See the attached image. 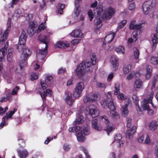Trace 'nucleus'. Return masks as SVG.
<instances>
[{"instance_id":"nucleus-18","label":"nucleus","mask_w":158,"mask_h":158,"mask_svg":"<svg viewBox=\"0 0 158 158\" xmlns=\"http://www.w3.org/2000/svg\"><path fill=\"white\" fill-rule=\"evenodd\" d=\"M149 129L152 131H154L158 128V122L152 121L148 124Z\"/></svg>"},{"instance_id":"nucleus-37","label":"nucleus","mask_w":158,"mask_h":158,"mask_svg":"<svg viewBox=\"0 0 158 158\" xmlns=\"http://www.w3.org/2000/svg\"><path fill=\"white\" fill-rule=\"evenodd\" d=\"M120 84L118 83H117L115 84V90L114 91V94L116 95H118L120 93L119 92Z\"/></svg>"},{"instance_id":"nucleus-63","label":"nucleus","mask_w":158,"mask_h":158,"mask_svg":"<svg viewBox=\"0 0 158 158\" xmlns=\"http://www.w3.org/2000/svg\"><path fill=\"white\" fill-rule=\"evenodd\" d=\"M113 77L114 73H111L109 75L107 78V80L108 81H110L113 79Z\"/></svg>"},{"instance_id":"nucleus-49","label":"nucleus","mask_w":158,"mask_h":158,"mask_svg":"<svg viewBox=\"0 0 158 158\" xmlns=\"http://www.w3.org/2000/svg\"><path fill=\"white\" fill-rule=\"evenodd\" d=\"M65 102L69 106H71L73 103L74 102L73 99H65Z\"/></svg>"},{"instance_id":"nucleus-59","label":"nucleus","mask_w":158,"mask_h":158,"mask_svg":"<svg viewBox=\"0 0 158 158\" xmlns=\"http://www.w3.org/2000/svg\"><path fill=\"white\" fill-rule=\"evenodd\" d=\"M74 128H75V132H78L77 133H78L79 132L81 133V132H82V131L81 130V127L80 126H76L74 127Z\"/></svg>"},{"instance_id":"nucleus-13","label":"nucleus","mask_w":158,"mask_h":158,"mask_svg":"<svg viewBox=\"0 0 158 158\" xmlns=\"http://www.w3.org/2000/svg\"><path fill=\"white\" fill-rule=\"evenodd\" d=\"M86 110H89V113L93 117L95 118L99 115V111L98 109L96 108H91L90 107H87Z\"/></svg>"},{"instance_id":"nucleus-7","label":"nucleus","mask_w":158,"mask_h":158,"mask_svg":"<svg viewBox=\"0 0 158 158\" xmlns=\"http://www.w3.org/2000/svg\"><path fill=\"white\" fill-rule=\"evenodd\" d=\"M84 88V85L82 82H80L76 85L73 93L74 98H78L81 95L82 91Z\"/></svg>"},{"instance_id":"nucleus-17","label":"nucleus","mask_w":158,"mask_h":158,"mask_svg":"<svg viewBox=\"0 0 158 158\" xmlns=\"http://www.w3.org/2000/svg\"><path fill=\"white\" fill-rule=\"evenodd\" d=\"M103 8L102 5L101 4L97 6L96 8H95V10H94V11L95 13H97V16H102V13L103 12Z\"/></svg>"},{"instance_id":"nucleus-10","label":"nucleus","mask_w":158,"mask_h":158,"mask_svg":"<svg viewBox=\"0 0 158 158\" xmlns=\"http://www.w3.org/2000/svg\"><path fill=\"white\" fill-rule=\"evenodd\" d=\"M110 60L112 66V70L114 71H116L119 65L118 58L114 56L111 57Z\"/></svg>"},{"instance_id":"nucleus-21","label":"nucleus","mask_w":158,"mask_h":158,"mask_svg":"<svg viewBox=\"0 0 158 158\" xmlns=\"http://www.w3.org/2000/svg\"><path fill=\"white\" fill-rule=\"evenodd\" d=\"M121 114L124 117L127 116L129 113V111L127 108V104H125L121 109Z\"/></svg>"},{"instance_id":"nucleus-64","label":"nucleus","mask_w":158,"mask_h":158,"mask_svg":"<svg viewBox=\"0 0 158 158\" xmlns=\"http://www.w3.org/2000/svg\"><path fill=\"white\" fill-rule=\"evenodd\" d=\"M118 99H127L126 97V96H125L124 95L121 93L118 96Z\"/></svg>"},{"instance_id":"nucleus-32","label":"nucleus","mask_w":158,"mask_h":158,"mask_svg":"<svg viewBox=\"0 0 158 158\" xmlns=\"http://www.w3.org/2000/svg\"><path fill=\"white\" fill-rule=\"evenodd\" d=\"M131 67V65L130 64H128L125 65L123 68V71L124 73H128L130 71Z\"/></svg>"},{"instance_id":"nucleus-15","label":"nucleus","mask_w":158,"mask_h":158,"mask_svg":"<svg viewBox=\"0 0 158 158\" xmlns=\"http://www.w3.org/2000/svg\"><path fill=\"white\" fill-rule=\"evenodd\" d=\"M136 130V127L133 126L131 128L127 130L126 133V136L128 138H131L133 135L135 133Z\"/></svg>"},{"instance_id":"nucleus-26","label":"nucleus","mask_w":158,"mask_h":158,"mask_svg":"<svg viewBox=\"0 0 158 158\" xmlns=\"http://www.w3.org/2000/svg\"><path fill=\"white\" fill-rule=\"evenodd\" d=\"M81 132V133L79 132L77 134V139L79 142H83L85 139V136Z\"/></svg>"},{"instance_id":"nucleus-43","label":"nucleus","mask_w":158,"mask_h":158,"mask_svg":"<svg viewBox=\"0 0 158 158\" xmlns=\"http://www.w3.org/2000/svg\"><path fill=\"white\" fill-rule=\"evenodd\" d=\"M88 15L90 18V21H91L94 17L93 13L92 10H89L88 12Z\"/></svg>"},{"instance_id":"nucleus-4","label":"nucleus","mask_w":158,"mask_h":158,"mask_svg":"<svg viewBox=\"0 0 158 158\" xmlns=\"http://www.w3.org/2000/svg\"><path fill=\"white\" fill-rule=\"evenodd\" d=\"M101 103L104 108L108 107L110 110L111 116L113 119H117L119 118L118 113L114 111L115 107L113 99H102L101 101Z\"/></svg>"},{"instance_id":"nucleus-58","label":"nucleus","mask_w":158,"mask_h":158,"mask_svg":"<svg viewBox=\"0 0 158 158\" xmlns=\"http://www.w3.org/2000/svg\"><path fill=\"white\" fill-rule=\"evenodd\" d=\"M19 141V144L22 147H24L25 146V142L22 139H19L18 140Z\"/></svg>"},{"instance_id":"nucleus-46","label":"nucleus","mask_w":158,"mask_h":158,"mask_svg":"<svg viewBox=\"0 0 158 158\" xmlns=\"http://www.w3.org/2000/svg\"><path fill=\"white\" fill-rule=\"evenodd\" d=\"M12 95H13L12 94L11 90L8 91L6 92V95L7 98L5 97H3L2 99H9L8 98H11Z\"/></svg>"},{"instance_id":"nucleus-5","label":"nucleus","mask_w":158,"mask_h":158,"mask_svg":"<svg viewBox=\"0 0 158 158\" xmlns=\"http://www.w3.org/2000/svg\"><path fill=\"white\" fill-rule=\"evenodd\" d=\"M40 84L41 88H39L38 90L42 99H45L46 96H48L49 97L51 96L52 94V90L48 89H46V91L44 90L46 89L48 87V85L41 81H40Z\"/></svg>"},{"instance_id":"nucleus-45","label":"nucleus","mask_w":158,"mask_h":158,"mask_svg":"<svg viewBox=\"0 0 158 158\" xmlns=\"http://www.w3.org/2000/svg\"><path fill=\"white\" fill-rule=\"evenodd\" d=\"M114 129L115 128L114 127H113L112 126H107L106 129V131L108 133V135H109V133L114 130Z\"/></svg>"},{"instance_id":"nucleus-41","label":"nucleus","mask_w":158,"mask_h":158,"mask_svg":"<svg viewBox=\"0 0 158 158\" xmlns=\"http://www.w3.org/2000/svg\"><path fill=\"white\" fill-rule=\"evenodd\" d=\"M76 38H81L83 35L81 31L79 30H75Z\"/></svg>"},{"instance_id":"nucleus-22","label":"nucleus","mask_w":158,"mask_h":158,"mask_svg":"<svg viewBox=\"0 0 158 158\" xmlns=\"http://www.w3.org/2000/svg\"><path fill=\"white\" fill-rule=\"evenodd\" d=\"M98 120L95 119L93 120L92 122V127L93 128L98 131L102 130V127L101 126H98L97 123Z\"/></svg>"},{"instance_id":"nucleus-23","label":"nucleus","mask_w":158,"mask_h":158,"mask_svg":"<svg viewBox=\"0 0 158 158\" xmlns=\"http://www.w3.org/2000/svg\"><path fill=\"white\" fill-rule=\"evenodd\" d=\"M69 46V44H65L63 42L58 41L56 44V46L60 48H66Z\"/></svg>"},{"instance_id":"nucleus-44","label":"nucleus","mask_w":158,"mask_h":158,"mask_svg":"<svg viewBox=\"0 0 158 158\" xmlns=\"http://www.w3.org/2000/svg\"><path fill=\"white\" fill-rule=\"evenodd\" d=\"M122 139V136L120 134H118L116 135H115L114 137V140L115 141H117L118 142L119 141H121L120 140Z\"/></svg>"},{"instance_id":"nucleus-38","label":"nucleus","mask_w":158,"mask_h":158,"mask_svg":"<svg viewBox=\"0 0 158 158\" xmlns=\"http://www.w3.org/2000/svg\"><path fill=\"white\" fill-rule=\"evenodd\" d=\"M127 23V21L123 20L119 22L118 24V28L120 29L123 28L126 25Z\"/></svg>"},{"instance_id":"nucleus-39","label":"nucleus","mask_w":158,"mask_h":158,"mask_svg":"<svg viewBox=\"0 0 158 158\" xmlns=\"http://www.w3.org/2000/svg\"><path fill=\"white\" fill-rule=\"evenodd\" d=\"M142 25L141 24H135V25H133L131 27V29H130V30H139L141 29L142 27Z\"/></svg>"},{"instance_id":"nucleus-20","label":"nucleus","mask_w":158,"mask_h":158,"mask_svg":"<svg viewBox=\"0 0 158 158\" xmlns=\"http://www.w3.org/2000/svg\"><path fill=\"white\" fill-rule=\"evenodd\" d=\"M18 153L20 158H26L29 154L28 152L25 149L23 150H19Z\"/></svg>"},{"instance_id":"nucleus-31","label":"nucleus","mask_w":158,"mask_h":158,"mask_svg":"<svg viewBox=\"0 0 158 158\" xmlns=\"http://www.w3.org/2000/svg\"><path fill=\"white\" fill-rule=\"evenodd\" d=\"M115 36V34L114 33H112V34H109L105 36V38L106 39H110V40L108 41L107 44L110 43L113 40Z\"/></svg>"},{"instance_id":"nucleus-53","label":"nucleus","mask_w":158,"mask_h":158,"mask_svg":"<svg viewBox=\"0 0 158 158\" xmlns=\"http://www.w3.org/2000/svg\"><path fill=\"white\" fill-rule=\"evenodd\" d=\"M81 150L84 151L85 153V154L86 158H89V156L88 155V152L85 148L83 147H81Z\"/></svg>"},{"instance_id":"nucleus-52","label":"nucleus","mask_w":158,"mask_h":158,"mask_svg":"<svg viewBox=\"0 0 158 158\" xmlns=\"http://www.w3.org/2000/svg\"><path fill=\"white\" fill-rule=\"evenodd\" d=\"M150 139L148 135H147L145 140L144 141V143L145 144H150Z\"/></svg>"},{"instance_id":"nucleus-8","label":"nucleus","mask_w":158,"mask_h":158,"mask_svg":"<svg viewBox=\"0 0 158 158\" xmlns=\"http://www.w3.org/2000/svg\"><path fill=\"white\" fill-rule=\"evenodd\" d=\"M115 13L114 8L111 7H109L107 10L105 11L102 14V16L105 19H110Z\"/></svg>"},{"instance_id":"nucleus-62","label":"nucleus","mask_w":158,"mask_h":158,"mask_svg":"<svg viewBox=\"0 0 158 158\" xmlns=\"http://www.w3.org/2000/svg\"><path fill=\"white\" fill-rule=\"evenodd\" d=\"M81 40L80 39H75L73 40L72 41V43L74 45H76L77 43H80Z\"/></svg>"},{"instance_id":"nucleus-47","label":"nucleus","mask_w":158,"mask_h":158,"mask_svg":"<svg viewBox=\"0 0 158 158\" xmlns=\"http://www.w3.org/2000/svg\"><path fill=\"white\" fill-rule=\"evenodd\" d=\"M101 118L102 121L105 123L106 124H108L109 123V120L108 119L107 117L106 116H101Z\"/></svg>"},{"instance_id":"nucleus-57","label":"nucleus","mask_w":158,"mask_h":158,"mask_svg":"<svg viewBox=\"0 0 158 158\" xmlns=\"http://www.w3.org/2000/svg\"><path fill=\"white\" fill-rule=\"evenodd\" d=\"M155 153L156 156L157 158H158V142L156 143L155 148Z\"/></svg>"},{"instance_id":"nucleus-24","label":"nucleus","mask_w":158,"mask_h":158,"mask_svg":"<svg viewBox=\"0 0 158 158\" xmlns=\"http://www.w3.org/2000/svg\"><path fill=\"white\" fill-rule=\"evenodd\" d=\"M83 118L82 116L81 115H78L76 120L73 122V124L76 125V124H80L82 123L84 121Z\"/></svg>"},{"instance_id":"nucleus-34","label":"nucleus","mask_w":158,"mask_h":158,"mask_svg":"<svg viewBox=\"0 0 158 158\" xmlns=\"http://www.w3.org/2000/svg\"><path fill=\"white\" fill-rule=\"evenodd\" d=\"M150 62L153 65L158 64V57H152L150 59Z\"/></svg>"},{"instance_id":"nucleus-6","label":"nucleus","mask_w":158,"mask_h":158,"mask_svg":"<svg viewBox=\"0 0 158 158\" xmlns=\"http://www.w3.org/2000/svg\"><path fill=\"white\" fill-rule=\"evenodd\" d=\"M155 0H149L144 2L142 6V9L145 15H148L150 10L155 6Z\"/></svg>"},{"instance_id":"nucleus-33","label":"nucleus","mask_w":158,"mask_h":158,"mask_svg":"<svg viewBox=\"0 0 158 158\" xmlns=\"http://www.w3.org/2000/svg\"><path fill=\"white\" fill-rule=\"evenodd\" d=\"M115 51L118 53L123 54L125 52L124 47L122 46H119L115 49Z\"/></svg>"},{"instance_id":"nucleus-29","label":"nucleus","mask_w":158,"mask_h":158,"mask_svg":"<svg viewBox=\"0 0 158 158\" xmlns=\"http://www.w3.org/2000/svg\"><path fill=\"white\" fill-rule=\"evenodd\" d=\"M139 101V99H135V101H134V102L135 104L136 105V108L137 110L138 111V113L139 114H142V111L141 110L139 105L138 104V103Z\"/></svg>"},{"instance_id":"nucleus-35","label":"nucleus","mask_w":158,"mask_h":158,"mask_svg":"<svg viewBox=\"0 0 158 158\" xmlns=\"http://www.w3.org/2000/svg\"><path fill=\"white\" fill-rule=\"evenodd\" d=\"M158 76L157 75H155L153 77L152 82V86L151 88V89L152 90L155 87L157 81Z\"/></svg>"},{"instance_id":"nucleus-16","label":"nucleus","mask_w":158,"mask_h":158,"mask_svg":"<svg viewBox=\"0 0 158 158\" xmlns=\"http://www.w3.org/2000/svg\"><path fill=\"white\" fill-rule=\"evenodd\" d=\"M81 0H76L75 2V9L74 10V13L76 15L77 17H78L81 13V10H80V6L79 4V2Z\"/></svg>"},{"instance_id":"nucleus-11","label":"nucleus","mask_w":158,"mask_h":158,"mask_svg":"<svg viewBox=\"0 0 158 158\" xmlns=\"http://www.w3.org/2000/svg\"><path fill=\"white\" fill-rule=\"evenodd\" d=\"M105 19H106L103 16H97L95 20V25L96 27L94 29L95 30L98 29L102 25V21Z\"/></svg>"},{"instance_id":"nucleus-1","label":"nucleus","mask_w":158,"mask_h":158,"mask_svg":"<svg viewBox=\"0 0 158 158\" xmlns=\"http://www.w3.org/2000/svg\"><path fill=\"white\" fill-rule=\"evenodd\" d=\"M27 36L25 32L23 30L19 39V41L16 46V48L18 51L21 53L19 60V66L20 70L18 71L17 69L16 72L17 73L23 71V69L26 67L27 64V59L28 57L30 55L31 51L29 49L26 48L25 43Z\"/></svg>"},{"instance_id":"nucleus-25","label":"nucleus","mask_w":158,"mask_h":158,"mask_svg":"<svg viewBox=\"0 0 158 158\" xmlns=\"http://www.w3.org/2000/svg\"><path fill=\"white\" fill-rule=\"evenodd\" d=\"M15 111V109L14 108V111H10L7 113L6 114V116H4L3 118V119H4V121H5V119H7L9 118H11L12 115H13L14 114Z\"/></svg>"},{"instance_id":"nucleus-56","label":"nucleus","mask_w":158,"mask_h":158,"mask_svg":"<svg viewBox=\"0 0 158 158\" xmlns=\"http://www.w3.org/2000/svg\"><path fill=\"white\" fill-rule=\"evenodd\" d=\"M66 96L65 99H72V94L69 92H66L65 93Z\"/></svg>"},{"instance_id":"nucleus-54","label":"nucleus","mask_w":158,"mask_h":158,"mask_svg":"<svg viewBox=\"0 0 158 158\" xmlns=\"http://www.w3.org/2000/svg\"><path fill=\"white\" fill-rule=\"evenodd\" d=\"M65 68H61L59 69L58 71V74H63L65 71Z\"/></svg>"},{"instance_id":"nucleus-40","label":"nucleus","mask_w":158,"mask_h":158,"mask_svg":"<svg viewBox=\"0 0 158 158\" xmlns=\"http://www.w3.org/2000/svg\"><path fill=\"white\" fill-rule=\"evenodd\" d=\"M134 56L135 59L136 60L139 59V50L137 48H135L134 49Z\"/></svg>"},{"instance_id":"nucleus-50","label":"nucleus","mask_w":158,"mask_h":158,"mask_svg":"<svg viewBox=\"0 0 158 158\" xmlns=\"http://www.w3.org/2000/svg\"><path fill=\"white\" fill-rule=\"evenodd\" d=\"M7 110L8 108L7 107L3 109L2 108L1 106H0V115H2L3 114L5 113Z\"/></svg>"},{"instance_id":"nucleus-9","label":"nucleus","mask_w":158,"mask_h":158,"mask_svg":"<svg viewBox=\"0 0 158 158\" xmlns=\"http://www.w3.org/2000/svg\"><path fill=\"white\" fill-rule=\"evenodd\" d=\"M150 103L153 106L152 102V99H143L141 101V107L143 110H146L149 107V104Z\"/></svg>"},{"instance_id":"nucleus-19","label":"nucleus","mask_w":158,"mask_h":158,"mask_svg":"<svg viewBox=\"0 0 158 158\" xmlns=\"http://www.w3.org/2000/svg\"><path fill=\"white\" fill-rule=\"evenodd\" d=\"M152 67L151 66L148 65L146 69L145 74V78L147 80L149 79L152 75Z\"/></svg>"},{"instance_id":"nucleus-27","label":"nucleus","mask_w":158,"mask_h":158,"mask_svg":"<svg viewBox=\"0 0 158 158\" xmlns=\"http://www.w3.org/2000/svg\"><path fill=\"white\" fill-rule=\"evenodd\" d=\"M143 83L139 80H136L134 84V87L135 88H140L142 86Z\"/></svg>"},{"instance_id":"nucleus-14","label":"nucleus","mask_w":158,"mask_h":158,"mask_svg":"<svg viewBox=\"0 0 158 158\" xmlns=\"http://www.w3.org/2000/svg\"><path fill=\"white\" fill-rule=\"evenodd\" d=\"M156 33L153 35V38L152 40V47L154 48H155L158 42V24L156 27Z\"/></svg>"},{"instance_id":"nucleus-30","label":"nucleus","mask_w":158,"mask_h":158,"mask_svg":"<svg viewBox=\"0 0 158 158\" xmlns=\"http://www.w3.org/2000/svg\"><path fill=\"white\" fill-rule=\"evenodd\" d=\"M45 82L49 84H51L53 82V78L52 76H47L45 79Z\"/></svg>"},{"instance_id":"nucleus-36","label":"nucleus","mask_w":158,"mask_h":158,"mask_svg":"<svg viewBox=\"0 0 158 158\" xmlns=\"http://www.w3.org/2000/svg\"><path fill=\"white\" fill-rule=\"evenodd\" d=\"M11 19L9 18L7 21V24L8 25V27L4 33L7 34H8V32L10 31L11 27Z\"/></svg>"},{"instance_id":"nucleus-48","label":"nucleus","mask_w":158,"mask_h":158,"mask_svg":"<svg viewBox=\"0 0 158 158\" xmlns=\"http://www.w3.org/2000/svg\"><path fill=\"white\" fill-rule=\"evenodd\" d=\"M82 133L85 135H87L89 134V129L88 127L85 128L83 129V131H82Z\"/></svg>"},{"instance_id":"nucleus-42","label":"nucleus","mask_w":158,"mask_h":158,"mask_svg":"<svg viewBox=\"0 0 158 158\" xmlns=\"http://www.w3.org/2000/svg\"><path fill=\"white\" fill-rule=\"evenodd\" d=\"M34 29L28 27L27 30V32L30 36H31L34 33Z\"/></svg>"},{"instance_id":"nucleus-2","label":"nucleus","mask_w":158,"mask_h":158,"mask_svg":"<svg viewBox=\"0 0 158 158\" xmlns=\"http://www.w3.org/2000/svg\"><path fill=\"white\" fill-rule=\"evenodd\" d=\"M27 36L25 32L23 30L19 39V41L16 46V48L18 51L21 53L19 60V66L20 70L18 71L17 69L16 72L17 73L23 71V69L26 67L27 64V59L28 57L30 55L31 51L29 49L26 48L25 43Z\"/></svg>"},{"instance_id":"nucleus-55","label":"nucleus","mask_w":158,"mask_h":158,"mask_svg":"<svg viewBox=\"0 0 158 158\" xmlns=\"http://www.w3.org/2000/svg\"><path fill=\"white\" fill-rule=\"evenodd\" d=\"M19 89V87L18 86H16L15 88H14L12 91H11L12 94L14 95L17 94L18 90Z\"/></svg>"},{"instance_id":"nucleus-3","label":"nucleus","mask_w":158,"mask_h":158,"mask_svg":"<svg viewBox=\"0 0 158 158\" xmlns=\"http://www.w3.org/2000/svg\"><path fill=\"white\" fill-rule=\"evenodd\" d=\"M95 54L94 53L91 58L90 61L86 60L83 61L77 66L75 69V74L80 78H81L85 73H90L93 71V69L91 67L92 64L94 65L96 64Z\"/></svg>"},{"instance_id":"nucleus-51","label":"nucleus","mask_w":158,"mask_h":158,"mask_svg":"<svg viewBox=\"0 0 158 158\" xmlns=\"http://www.w3.org/2000/svg\"><path fill=\"white\" fill-rule=\"evenodd\" d=\"M31 80L33 81L37 79L38 78V76L37 74L35 73H33L31 75Z\"/></svg>"},{"instance_id":"nucleus-12","label":"nucleus","mask_w":158,"mask_h":158,"mask_svg":"<svg viewBox=\"0 0 158 158\" xmlns=\"http://www.w3.org/2000/svg\"><path fill=\"white\" fill-rule=\"evenodd\" d=\"M8 42L6 41L4 46L0 50V62L3 59L4 56L6 53L7 48L8 47Z\"/></svg>"},{"instance_id":"nucleus-60","label":"nucleus","mask_w":158,"mask_h":158,"mask_svg":"<svg viewBox=\"0 0 158 158\" xmlns=\"http://www.w3.org/2000/svg\"><path fill=\"white\" fill-rule=\"evenodd\" d=\"M144 139V136L143 135H141L138 138L137 140L139 142L141 143L143 142Z\"/></svg>"},{"instance_id":"nucleus-28","label":"nucleus","mask_w":158,"mask_h":158,"mask_svg":"<svg viewBox=\"0 0 158 158\" xmlns=\"http://www.w3.org/2000/svg\"><path fill=\"white\" fill-rule=\"evenodd\" d=\"M48 53V51L45 50L44 49L40 50L38 53L42 56V58H41V60L43 61L44 60V58L46 56Z\"/></svg>"},{"instance_id":"nucleus-61","label":"nucleus","mask_w":158,"mask_h":158,"mask_svg":"<svg viewBox=\"0 0 158 158\" xmlns=\"http://www.w3.org/2000/svg\"><path fill=\"white\" fill-rule=\"evenodd\" d=\"M135 8V5L134 3H131L129 4L128 8L130 10H133Z\"/></svg>"}]
</instances>
